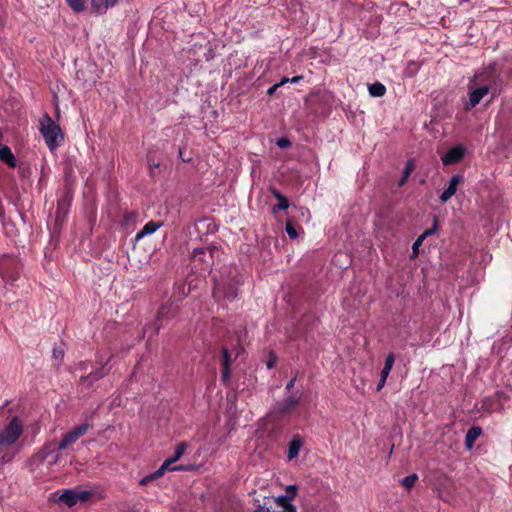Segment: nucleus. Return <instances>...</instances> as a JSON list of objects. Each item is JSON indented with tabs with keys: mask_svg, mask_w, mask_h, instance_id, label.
Masks as SVG:
<instances>
[{
	"mask_svg": "<svg viewBox=\"0 0 512 512\" xmlns=\"http://www.w3.org/2000/svg\"><path fill=\"white\" fill-rule=\"evenodd\" d=\"M272 195L278 200V204L274 205L272 207V212L277 213L280 210H285L289 207L288 199L276 188L270 187L269 188Z\"/></svg>",
	"mask_w": 512,
	"mask_h": 512,
	"instance_id": "10",
	"label": "nucleus"
},
{
	"mask_svg": "<svg viewBox=\"0 0 512 512\" xmlns=\"http://www.w3.org/2000/svg\"><path fill=\"white\" fill-rule=\"evenodd\" d=\"M68 5L75 12H82L85 9V0H67Z\"/></svg>",
	"mask_w": 512,
	"mask_h": 512,
	"instance_id": "24",
	"label": "nucleus"
},
{
	"mask_svg": "<svg viewBox=\"0 0 512 512\" xmlns=\"http://www.w3.org/2000/svg\"><path fill=\"white\" fill-rule=\"evenodd\" d=\"M457 185L450 181V198L456 193L457 191Z\"/></svg>",
	"mask_w": 512,
	"mask_h": 512,
	"instance_id": "42",
	"label": "nucleus"
},
{
	"mask_svg": "<svg viewBox=\"0 0 512 512\" xmlns=\"http://www.w3.org/2000/svg\"><path fill=\"white\" fill-rule=\"evenodd\" d=\"M386 380L387 379H384L383 377H380V380H379V382L377 384V387H376L377 391H380L384 387V385L386 383Z\"/></svg>",
	"mask_w": 512,
	"mask_h": 512,
	"instance_id": "41",
	"label": "nucleus"
},
{
	"mask_svg": "<svg viewBox=\"0 0 512 512\" xmlns=\"http://www.w3.org/2000/svg\"><path fill=\"white\" fill-rule=\"evenodd\" d=\"M170 310V306L168 305H162L158 310L156 317V332H158L159 329L162 327V322L164 319H169L170 317L173 316V314L170 313Z\"/></svg>",
	"mask_w": 512,
	"mask_h": 512,
	"instance_id": "17",
	"label": "nucleus"
},
{
	"mask_svg": "<svg viewBox=\"0 0 512 512\" xmlns=\"http://www.w3.org/2000/svg\"><path fill=\"white\" fill-rule=\"evenodd\" d=\"M303 447V441L299 435H295L288 445V460H292L299 455L301 448Z\"/></svg>",
	"mask_w": 512,
	"mask_h": 512,
	"instance_id": "11",
	"label": "nucleus"
},
{
	"mask_svg": "<svg viewBox=\"0 0 512 512\" xmlns=\"http://www.w3.org/2000/svg\"><path fill=\"white\" fill-rule=\"evenodd\" d=\"M111 358L112 357H110L108 359V361L104 365H102V367H100L99 369L92 371L88 375L82 376L79 380L80 384L85 388H89L92 386V384L94 382H96V381L100 380L101 378H103L104 376H106L110 371V368L107 367V365H108V362L111 360Z\"/></svg>",
	"mask_w": 512,
	"mask_h": 512,
	"instance_id": "7",
	"label": "nucleus"
},
{
	"mask_svg": "<svg viewBox=\"0 0 512 512\" xmlns=\"http://www.w3.org/2000/svg\"><path fill=\"white\" fill-rule=\"evenodd\" d=\"M53 358L55 360L62 361L63 358H64V351L62 349H59V348L55 347L53 349Z\"/></svg>",
	"mask_w": 512,
	"mask_h": 512,
	"instance_id": "36",
	"label": "nucleus"
},
{
	"mask_svg": "<svg viewBox=\"0 0 512 512\" xmlns=\"http://www.w3.org/2000/svg\"><path fill=\"white\" fill-rule=\"evenodd\" d=\"M161 226H162V223H159V222H155V221L147 222L143 226V228L137 232V234L135 236V240L139 241L142 238L155 233Z\"/></svg>",
	"mask_w": 512,
	"mask_h": 512,
	"instance_id": "12",
	"label": "nucleus"
},
{
	"mask_svg": "<svg viewBox=\"0 0 512 512\" xmlns=\"http://www.w3.org/2000/svg\"><path fill=\"white\" fill-rule=\"evenodd\" d=\"M218 253L219 250L216 246L200 247L193 250L192 258L194 260L199 259L201 261L208 262L207 257L212 260L214 255Z\"/></svg>",
	"mask_w": 512,
	"mask_h": 512,
	"instance_id": "9",
	"label": "nucleus"
},
{
	"mask_svg": "<svg viewBox=\"0 0 512 512\" xmlns=\"http://www.w3.org/2000/svg\"><path fill=\"white\" fill-rule=\"evenodd\" d=\"M297 491H298L297 485L291 484L286 487L285 495H287V497L292 501L295 498Z\"/></svg>",
	"mask_w": 512,
	"mask_h": 512,
	"instance_id": "30",
	"label": "nucleus"
},
{
	"mask_svg": "<svg viewBox=\"0 0 512 512\" xmlns=\"http://www.w3.org/2000/svg\"><path fill=\"white\" fill-rule=\"evenodd\" d=\"M39 131L51 152L56 151L64 143L65 138L61 127L53 121L48 113L39 119Z\"/></svg>",
	"mask_w": 512,
	"mask_h": 512,
	"instance_id": "3",
	"label": "nucleus"
},
{
	"mask_svg": "<svg viewBox=\"0 0 512 512\" xmlns=\"http://www.w3.org/2000/svg\"><path fill=\"white\" fill-rule=\"evenodd\" d=\"M58 499L59 501L65 503L69 507H72L78 503L77 494L75 490H64Z\"/></svg>",
	"mask_w": 512,
	"mask_h": 512,
	"instance_id": "15",
	"label": "nucleus"
},
{
	"mask_svg": "<svg viewBox=\"0 0 512 512\" xmlns=\"http://www.w3.org/2000/svg\"><path fill=\"white\" fill-rule=\"evenodd\" d=\"M368 92L371 97H382L386 93V87L381 82H374L368 85Z\"/></svg>",
	"mask_w": 512,
	"mask_h": 512,
	"instance_id": "19",
	"label": "nucleus"
},
{
	"mask_svg": "<svg viewBox=\"0 0 512 512\" xmlns=\"http://www.w3.org/2000/svg\"><path fill=\"white\" fill-rule=\"evenodd\" d=\"M214 290L213 296L215 298H221L228 301H233L238 296V286L241 284V279L238 275L233 277H227L222 275L220 278L213 276Z\"/></svg>",
	"mask_w": 512,
	"mask_h": 512,
	"instance_id": "4",
	"label": "nucleus"
},
{
	"mask_svg": "<svg viewBox=\"0 0 512 512\" xmlns=\"http://www.w3.org/2000/svg\"><path fill=\"white\" fill-rule=\"evenodd\" d=\"M466 148L463 145L450 147V164L458 163L465 155Z\"/></svg>",
	"mask_w": 512,
	"mask_h": 512,
	"instance_id": "18",
	"label": "nucleus"
},
{
	"mask_svg": "<svg viewBox=\"0 0 512 512\" xmlns=\"http://www.w3.org/2000/svg\"><path fill=\"white\" fill-rule=\"evenodd\" d=\"M274 501L277 506L281 507L282 509L292 504V501L287 497V495H280L274 498Z\"/></svg>",
	"mask_w": 512,
	"mask_h": 512,
	"instance_id": "25",
	"label": "nucleus"
},
{
	"mask_svg": "<svg viewBox=\"0 0 512 512\" xmlns=\"http://www.w3.org/2000/svg\"><path fill=\"white\" fill-rule=\"evenodd\" d=\"M417 480L418 476L416 474H410L401 480V484L407 489H410L415 485Z\"/></svg>",
	"mask_w": 512,
	"mask_h": 512,
	"instance_id": "23",
	"label": "nucleus"
},
{
	"mask_svg": "<svg viewBox=\"0 0 512 512\" xmlns=\"http://www.w3.org/2000/svg\"><path fill=\"white\" fill-rule=\"evenodd\" d=\"M229 374H230V367H223V370H222V378L223 379H228L229 378Z\"/></svg>",
	"mask_w": 512,
	"mask_h": 512,
	"instance_id": "40",
	"label": "nucleus"
},
{
	"mask_svg": "<svg viewBox=\"0 0 512 512\" xmlns=\"http://www.w3.org/2000/svg\"><path fill=\"white\" fill-rule=\"evenodd\" d=\"M422 242H423L422 238L418 237L416 239V241L413 243V245H412V251H413L412 257H416L418 255V248L422 244Z\"/></svg>",
	"mask_w": 512,
	"mask_h": 512,
	"instance_id": "35",
	"label": "nucleus"
},
{
	"mask_svg": "<svg viewBox=\"0 0 512 512\" xmlns=\"http://www.w3.org/2000/svg\"><path fill=\"white\" fill-rule=\"evenodd\" d=\"M492 87H484L483 85H480V87L476 88L474 91L470 94V104L472 107H475L480 103V101L483 99L485 95L490 93Z\"/></svg>",
	"mask_w": 512,
	"mask_h": 512,
	"instance_id": "14",
	"label": "nucleus"
},
{
	"mask_svg": "<svg viewBox=\"0 0 512 512\" xmlns=\"http://www.w3.org/2000/svg\"><path fill=\"white\" fill-rule=\"evenodd\" d=\"M478 82L484 87H492L490 91L492 98L500 95L502 91V79L496 69L492 66L488 67L478 76Z\"/></svg>",
	"mask_w": 512,
	"mask_h": 512,
	"instance_id": "5",
	"label": "nucleus"
},
{
	"mask_svg": "<svg viewBox=\"0 0 512 512\" xmlns=\"http://www.w3.org/2000/svg\"><path fill=\"white\" fill-rule=\"evenodd\" d=\"M464 180V177L463 175L461 174H456V175H453L451 178H450V181H452L453 183H455L457 186L463 182Z\"/></svg>",
	"mask_w": 512,
	"mask_h": 512,
	"instance_id": "37",
	"label": "nucleus"
},
{
	"mask_svg": "<svg viewBox=\"0 0 512 512\" xmlns=\"http://www.w3.org/2000/svg\"><path fill=\"white\" fill-rule=\"evenodd\" d=\"M254 502V512H271V507L268 506V503L266 501H264V503L261 504L258 499H255Z\"/></svg>",
	"mask_w": 512,
	"mask_h": 512,
	"instance_id": "26",
	"label": "nucleus"
},
{
	"mask_svg": "<svg viewBox=\"0 0 512 512\" xmlns=\"http://www.w3.org/2000/svg\"><path fill=\"white\" fill-rule=\"evenodd\" d=\"M90 428L89 423H83L63 434L60 441L51 440L46 442L42 448L32 456L31 462L37 464L47 460L49 466H54L62 459V451L73 445L78 439L84 436Z\"/></svg>",
	"mask_w": 512,
	"mask_h": 512,
	"instance_id": "1",
	"label": "nucleus"
},
{
	"mask_svg": "<svg viewBox=\"0 0 512 512\" xmlns=\"http://www.w3.org/2000/svg\"><path fill=\"white\" fill-rule=\"evenodd\" d=\"M291 144V141L286 137H281L276 141V145L281 149L288 148L291 146Z\"/></svg>",
	"mask_w": 512,
	"mask_h": 512,
	"instance_id": "31",
	"label": "nucleus"
},
{
	"mask_svg": "<svg viewBox=\"0 0 512 512\" xmlns=\"http://www.w3.org/2000/svg\"><path fill=\"white\" fill-rule=\"evenodd\" d=\"M190 467H186L184 465H178V466H174V467H170V471H187L189 470Z\"/></svg>",
	"mask_w": 512,
	"mask_h": 512,
	"instance_id": "38",
	"label": "nucleus"
},
{
	"mask_svg": "<svg viewBox=\"0 0 512 512\" xmlns=\"http://www.w3.org/2000/svg\"><path fill=\"white\" fill-rule=\"evenodd\" d=\"M444 145H445V142L443 143L442 146L438 147V153L441 156V161H442L443 165L448 166V150H445Z\"/></svg>",
	"mask_w": 512,
	"mask_h": 512,
	"instance_id": "28",
	"label": "nucleus"
},
{
	"mask_svg": "<svg viewBox=\"0 0 512 512\" xmlns=\"http://www.w3.org/2000/svg\"><path fill=\"white\" fill-rule=\"evenodd\" d=\"M0 159L5 162L9 167L16 166V158L8 146L0 147Z\"/></svg>",
	"mask_w": 512,
	"mask_h": 512,
	"instance_id": "16",
	"label": "nucleus"
},
{
	"mask_svg": "<svg viewBox=\"0 0 512 512\" xmlns=\"http://www.w3.org/2000/svg\"><path fill=\"white\" fill-rule=\"evenodd\" d=\"M429 482L437 489L440 490L441 487L445 485L446 477H443V480L440 478L437 471L430 470L428 473Z\"/></svg>",
	"mask_w": 512,
	"mask_h": 512,
	"instance_id": "20",
	"label": "nucleus"
},
{
	"mask_svg": "<svg viewBox=\"0 0 512 512\" xmlns=\"http://www.w3.org/2000/svg\"><path fill=\"white\" fill-rule=\"evenodd\" d=\"M295 382H296V376H294V377H293V378H292V379H291V380L286 384V387H285L286 391H288V392H289V391L293 388V386H294Z\"/></svg>",
	"mask_w": 512,
	"mask_h": 512,
	"instance_id": "39",
	"label": "nucleus"
},
{
	"mask_svg": "<svg viewBox=\"0 0 512 512\" xmlns=\"http://www.w3.org/2000/svg\"><path fill=\"white\" fill-rule=\"evenodd\" d=\"M80 365L83 366V368H85V363L84 362H81Z\"/></svg>",
	"mask_w": 512,
	"mask_h": 512,
	"instance_id": "50",
	"label": "nucleus"
},
{
	"mask_svg": "<svg viewBox=\"0 0 512 512\" xmlns=\"http://www.w3.org/2000/svg\"><path fill=\"white\" fill-rule=\"evenodd\" d=\"M163 474H158V470L148 476H145L144 478H142L140 480V485H146L148 482H150L151 480H154L160 476H162Z\"/></svg>",
	"mask_w": 512,
	"mask_h": 512,
	"instance_id": "33",
	"label": "nucleus"
},
{
	"mask_svg": "<svg viewBox=\"0 0 512 512\" xmlns=\"http://www.w3.org/2000/svg\"><path fill=\"white\" fill-rule=\"evenodd\" d=\"M394 361H395L394 355L392 353L388 354L385 359L384 368L381 371V377H383L384 379H387V377L389 376V374L393 368Z\"/></svg>",
	"mask_w": 512,
	"mask_h": 512,
	"instance_id": "21",
	"label": "nucleus"
},
{
	"mask_svg": "<svg viewBox=\"0 0 512 512\" xmlns=\"http://www.w3.org/2000/svg\"><path fill=\"white\" fill-rule=\"evenodd\" d=\"M152 166H153L154 168H157V167H159V164H158V163H153V165H152Z\"/></svg>",
	"mask_w": 512,
	"mask_h": 512,
	"instance_id": "49",
	"label": "nucleus"
},
{
	"mask_svg": "<svg viewBox=\"0 0 512 512\" xmlns=\"http://www.w3.org/2000/svg\"><path fill=\"white\" fill-rule=\"evenodd\" d=\"M222 357H223V360H222L223 367H230L231 355L226 347H224L222 349Z\"/></svg>",
	"mask_w": 512,
	"mask_h": 512,
	"instance_id": "29",
	"label": "nucleus"
},
{
	"mask_svg": "<svg viewBox=\"0 0 512 512\" xmlns=\"http://www.w3.org/2000/svg\"><path fill=\"white\" fill-rule=\"evenodd\" d=\"M78 502H85L87 501L92 493L90 491H76Z\"/></svg>",
	"mask_w": 512,
	"mask_h": 512,
	"instance_id": "32",
	"label": "nucleus"
},
{
	"mask_svg": "<svg viewBox=\"0 0 512 512\" xmlns=\"http://www.w3.org/2000/svg\"><path fill=\"white\" fill-rule=\"evenodd\" d=\"M24 432V425L18 416H14L11 421L0 431V467L12 462L22 449L19 442Z\"/></svg>",
	"mask_w": 512,
	"mask_h": 512,
	"instance_id": "2",
	"label": "nucleus"
},
{
	"mask_svg": "<svg viewBox=\"0 0 512 512\" xmlns=\"http://www.w3.org/2000/svg\"><path fill=\"white\" fill-rule=\"evenodd\" d=\"M482 434V428L479 426H472L468 429L465 436V446L468 450H471L478 439V437Z\"/></svg>",
	"mask_w": 512,
	"mask_h": 512,
	"instance_id": "13",
	"label": "nucleus"
},
{
	"mask_svg": "<svg viewBox=\"0 0 512 512\" xmlns=\"http://www.w3.org/2000/svg\"><path fill=\"white\" fill-rule=\"evenodd\" d=\"M4 216V210L2 207H0V218Z\"/></svg>",
	"mask_w": 512,
	"mask_h": 512,
	"instance_id": "48",
	"label": "nucleus"
},
{
	"mask_svg": "<svg viewBox=\"0 0 512 512\" xmlns=\"http://www.w3.org/2000/svg\"><path fill=\"white\" fill-rule=\"evenodd\" d=\"M448 197H449L448 188H446L442 191L440 198L442 201L446 202V201H448Z\"/></svg>",
	"mask_w": 512,
	"mask_h": 512,
	"instance_id": "44",
	"label": "nucleus"
},
{
	"mask_svg": "<svg viewBox=\"0 0 512 512\" xmlns=\"http://www.w3.org/2000/svg\"><path fill=\"white\" fill-rule=\"evenodd\" d=\"M187 448V443L182 442L176 446L174 455L168 459H166L161 467L158 469V474H164L165 471L170 469L171 464L178 461L184 454L185 450Z\"/></svg>",
	"mask_w": 512,
	"mask_h": 512,
	"instance_id": "8",
	"label": "nucleus"
},
{
	"mask_svg": "<svg viewBox=\"0 0 512 512\" xmlns=\"http://www.w3.org/2000/svg\"><path fill=\"white\" fill-rule=\"evenodd\" d=\"M267 367H268L269 369L273 368V367H274V361H271V360H270V361H268V362H267Z\"/></svg>",
	"mask_w": 512,
	"mask_h": 512,
	"instance_id": "47",
	"label": "nucleus"
},
{
	"mask_svg": "<svg viewBox=\"0 0 512 512\" xmlns=\"http://www.w3.org/2000/svg\"><path fill=\"white\" fill-rule=\"evenodd\" d=\"M285 230L290 238L296 239L298 237L296 229L293 227V225L290 222H288L286 224Z\"/></svg>",
	"mask_w": 512,
	"mask_h": 512,
	"instance_id": "34",
	"label": "nucleus"
},
{
	"mask_svg": "<svg viewBox=\"0 0 512 512\" xmlns=\"http://www.w3.org/2000/svg\"><path fill=\"white\" fill-rule=\"evenodd\" d=\"M288 82H290V78L284 77V78H282V79H281V81H280V82H278L277 84L279 85V87H281L282 85H284V84H286V83H288Z\"/></svg>",
	"mask_w": 512,
	"mask_h": 512,
	"instance_id": "45",
	"label": "nucleus"
},
{
	"mask_svg": "<svg viewBox=\"0 0 512 512\" xmlns=\"http://www.w3.org/2000/svg\"><path fill=\"white\" fill-rule=\"evenodd\" d=\"M438 229L437 219L434 218V224L431 228L425 230L419 237L424 241L428 236L432 235Z\"/></svg>",
	"mask_w": 512,
	"mask_h": 512,
	"instance_id": "27",
	"label": "nucleus"
},
{
	"mask_svg": "<svg viewBox=\"0 0 512 512\" xmlns=\"http://www.w3.org/2000/svg\"><path fill=\"white\" fill-rule=\"evenodd\" d=\"M302 79V76H295L293 78H290V83H298Z\"/></svg>",
	"mask_w": 512,
	"mask_h": 512,
	"instance_id": "46",
	"label": "nucleus"
},
{
	"mask_svg": "<svg viewBox=\"0 0 512 512\" xmlns=\"http://www.w3.org/2000/svg\"><path fill=\"white\" fill-rule=\"evenodd\" d=\"M413 170H414V161L412 159H409L406 162L405 168L403 170V175H402L401 179L399 180V186H403L407 182V180Z\"/></svg>",
	"mask_w": 512,
	"mask_h": 512,
	"instance_id": "22",
	"label": "nucleus"
},
{
	"mask_svg": "<svg viewBox=\"0 0 512 512\" xmlns=\"http://www.w3.org/2000/svg\"><path fill=\"white\" fill-rule=\"evenodd\" d=\"M300 396H288L284 400L277 402L273 412L280 416L290 415L299 404Z\"/></svg>",
	"mask_w": 512,
	"mask_h": 512,
	"instance_id": "6",
	"label": "nucleus"
},
{
	"mask_svg": "<svg viewBox=\"0 0 512 512\" xmlns=\"http://www.w3.org/2000/svg\"><path fill=\"white\" fill-rule=\"evenodd\" d=\"M279 88V85L276 83L274 85H272L268 90H267V94L268 95H273L276 90Z\"/></svg>",
	"mask_w": 512,
	"mask_h": 512,
	"instance_id": "43",
	"label": "nucleus"
}]
</instances>
